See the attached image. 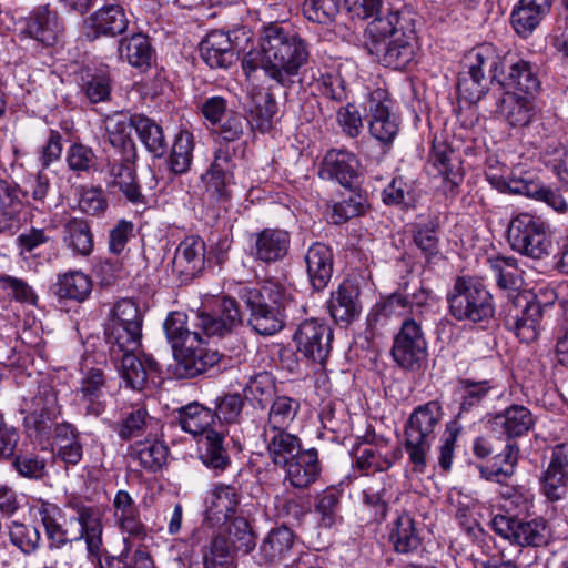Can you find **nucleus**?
Instances as JSON below:
<instances>
[{
  "label": "nucleus",
  "mask_w": 568,
  "mask_h": 568,
  "mask_svg": "<svg viewBox=\"0 0 568 568\" xmlns=\"http://www.w3.org/2000/svg\"><path fill=\"white\" fill-rule=\"evenodd\" d=\"M308 59V43L297 33L277 24L264 28L261 38V68L270 79L283 87H290Z\"/></svg>",
  "instance_id": "f257e3e1"
},
{
  "label": "nucleus",
  "mask_w": 568,
  "mask_h": 568,
  "mask_svg": "<svg viewBox=\"0 0 568 568\" xmlns=\"http://www.w3.org/2000/svg\"><path fill=\"white\" fill-rule=\"evenodd\" d=\"M39 515L51 547H61L68 542L85 540L87 550L100 560L103 548V524L93 507L81 506L77 514L65 518L54 504L43 503Z\"/></svg>",
  "instance_id": "f03ea898"
},
{
  "label": "nucleus",
  "mask_w": 568,
  "mask_h": 568,
  "mask_svg": "<svg viewBox=\"0 0 568 568\" xmlns=\"http://www.w3.org/2000/svg\"><path fill=\"white\" fill-rule=\"evenodd\" d=\"M239 296L250 313L247 323L253 331L271 336L283 329L286 308L293 302L287 286L278 281L267 280L260 285L243 286Z\"/></svg>",
  "instance_id": "7ed1b4c3"
},
{
  "label": "nucleus",
  "mask_w": 568,
  "mask_h": 568,
  "mask_svg": "<svg viewBox=\"0 0 568 568\" xmlns=\"http://www.w3.org/2000/svg\"><path fill=\"white\" fill-rule=\"evenodd\" d=\"M444 416L442 404L429 400L414 408L405 425V450L415 473H424L427 456Z\"/></svg>",
  "instance_id": "20e7f679"
},
{
  "label": "nucleus",
  "mask_w": 568,
  "mask_h": 568,
  "mask_svg": "<svg viewBox=\"0 0 568 568\" xmlns=\"http://www.w3.org/2000/svg\"><path fill=\"white\" fill-rule=\"evenodd\" d=\"M446 300L449 314L458 322L486 323L495 315L493 295L471 277L458 276Z\"/></svg>",
  "instance_id": "39448f33"
},
{
  "label": "nucleus",
  "mask_w": 568,
  "mask_h": 568,
  "mask_svg": "<svg viewBox=\"0 0 568 568\" xmlns=\"http://www.w3.org/2000/svg\"><path fill=\"white\" fill-rule=\"evenodd\" d=\"M546 305L529 292L518 293L503 310L501 321L506 329L521 342L537 339Z\"/></svg>",
  "instance_id": "423d86ee"
},
{
  "label": "nucleus",
  "mask_w": 568,
  "mask_h": 568,
  "mask_svg": "<svg viewBox=\"0 0 568 568\" xmlns=\"http://www.w3.org/2000/svg\"><path fill=\"white\" fill-rule=\"evenodd\" d=\"M508 242L513 250L535 260L550 253L551 242L546 233L545 222L529 213H520L508 225Z\"/></svg>",
  "instance_id": "0eeeda50"
},
{
  "label": "nucleus",
  "mask_w": 568,
  "mask_h": 568,
  "mask_svg": "<svg viewBox=\"0 0 568 568\" xmlns=\"http://www.w3.org/2000/svg\"><path fill=\"white\" fill-rule=\"evenodd\" d=\"M390 354L395 363L409 372L420 371L427 362L428 346L422 323L406 316L394 336Z\"/></svg>",
  "instance_id": "6e6552de"
},
{
  "label": "nucleus",
  "mask_w": 568,
  "mask_h": 568,
  "mask_svg": "<svg viewBox=\"0 0 568 568\" xmlns=\"http://www.w3.org/2000/svg\"><path fill=\"white\" fill-rule=\"evenodd\" d=\"M490 527L503 539L520 547H541L550 539V528L540 517L525 520L499 514L494 516Z\"/></svg>",
  "instance_id": "1a4fd4ad"
},
{
  "label": "nucleus",
  "mask_w": 568,
  "mask_h": 568,
  "mask_svg": "<svg viewBox=\"0 0 568 568\" xmlns=\"http://www.w3.org/2000/svg\"><path fill=\"white\" fill-rule=\"evenodd\" d=\"M112 520L123 537L125 552L130 551L134 541H143L149 535V529L141 518L140 507L126 490L120 489L114 495Z\"/></svg>",
  "instance_id": "9d476101"
},
{
  "label": "nucleus",
  "mask_w": 568,
  "mask_h": 568,
  "mask_svg": "<svg viewBox=\"0 0 568 568\" xmlns=\"http://www.w3.org/2000/svg\"><path fill=\"white\" fill-rule=\"evenodd\" d=\"M205 339L200 335L191 337L190 342L174 351L176 361L174 374L179 378H194L217 365L223 355L207 348Z\"/></svg>",
  "instance_id": "9b49d317"
},
{
  "label": "nucleus",
  "mask_w": 568,
  "mask_h": 568,
  "mask_svg": "<svg viewBox=\"0 0 568 568\" xmlns=\"http://www.w3.org/2000/svg\"><path fill=\"white\" fill-rule=\"evenodd\" d=\"M293 339L301 355L323 365L332 349L333 331L327 324L312 318L298 325Z\"/></svg>",
  "instance_id": "f8f14e48"
},
{
  "label": "nucleus",
  "mask_w": 568,
  "mask_h": 568,
  "mask_svg": "<svg viewBox=\"0 0 568 568\" xmlns=\"http://www.w3.org/2000/svg\"><path fill=\"white\" fill-rule=\"evenodd\" d=\"M364 45L383 65L402 70L414 61L418 38H365Z\"/></svg>",
  "instance_id": "ddd939ff"
},
{
  "label": "nucleus",
  "mask_w": 568,
  "mask_h": 568,
  "mask_svg": "<svg viewBox=\"0 0 568 568\" xmlns=\"http://www.w3.org/2000/svg\"><path fill=\"white\" fill-rule=\"evenodd\" d=\"M415 17L408 7L389 8L368 23L365 38H418Z\"/></svg>",
  "instance_id": "4468645a"
},
{
  "label": "nucleus",
  "mask_w": 568,
  "mask_h": 568,
  "mask_svg": "<svg viewBox=\"0 0 568 568\" xmlns=\"http://www.w3.org/2000/svg\"><path fill=\"white\" fill-rule=\"evenodd\" d=\"M291 246V235L282 229L265 227L248 236V254L263 264L283 261Z\"/></svg>",
  "instance_id": "2eb2a0df"
},
{
  "label": "nucleus",
  "mask_w": 568,
  "mask_h": 568,
  "mask_svg": "<svg viewBox=\"0 0 568 568\" xmlns=\"http://www.w3.org/2000/svg\"><path fill=\"white\" fill-rule=\"evenodd\" d=\"M501 87L526 95H535L540 87L536 67L516 53L505 52L503 74L498 80Z\"/></svg>",
  "instance_id": "dca6fc26"
},
{
  "label": "nucleus",
  "mask_w": 568,
  "mask_h": 568,
  "mask_svg": "<svg viewBox=\"0 0 568 568\" xmlns=\"http://www.w3.org/2000/svg\"><path fill=\"white\" fill-rule=\"evenodd\" d=\"M26 32L43 47H53L62 38L64 26L55 10L49 4H41L30 12Z\"/></svg>",
  "instance_id": "f3484780"
},
{
  "label": "nucleus",
  "mask_w": 568,
  "mask_h": 568,
  "mask_svg": "<svg viewBox=\"0 0 568 568\" xmlns=\"http://www.w3.org/2000/svg\"><path fill=\"white\" fill-rule=\"evenodd\" d=\"M493 433L504 436L507 442H515L532 429L535 418L532 413L524 405L513 404L488 419Z\"/></svg>",
  "instance_id": "a211bd4d"
},
{
  "label": "nucleus",
  "mask_w": 568,
  "mask_h": 568,
  "mask_svg": "<svg viewBox=\"0 0 568 568\" xmlns=\"http://www.w3.org/2000/svg\"><path fill=\"white\" fill-rule=\"evenodd\" d=\"M241 501L240 494L234 486L215 484L206 500L204 520L211 527H222L236 517Z\"/></svg>",
  "instance_id": "6ab92c4d"
},
{
  "label": "nucleus",
  "mask_w": 568,
  "mask_h": 568,
  "mask_svg": "<svg viewBox=\"0 0 568 568\" xmlns=\"http://www.w3.org/2000/svg\"><path fill=\"white\" fill-rule=\"evenodd\" d=\"M106 376L101 368L88 369L75 390L78 403L84 408L85 415L99 417L106 408Z\"/></svg>",
  "instance_id": "aec40b11"
},
{
  "label": "nucleus",
  "mask_w": 568,
  "mask_h": 568,
  "mask_svg": "<svg viewBox=\"0 0 568 568\" xmlns=\"http://www.w3.org/2000/svg\"><path fill=\"white\" fill-rule=\"evenodd\" d=\"M369 132L382 143H390L398 132L397 118L390 112V101L385 93L377 90L368 101Z\"/></svg>",
  "instance_id": "412c9836"
},
{
  "label": "nucleus",
  "mask_w": 568,
  "mask_h": 568,
  "mask_svg": "<svg viewBox=\"0 0 568 568\" xmlns=\"http://www.w3.org/2000/svg\"><path fill=\"white\" fill-rule=\"evenodd\" d=\"M205 264V243L197 235L186 236L178 246L172 262L173 272L182 282L192 280Z\"/></svg>",
  "instance_id": "4be33fe9"
},
{
  "label": "nucleus",
  "mask_w": 568,
  "mask_h": 568,
  "mask_svg": "<svg viewBox=\"0 0 568 568\" xmlns=\"http://www.w3.org/2000/svg\"><path fill=\"white\" fill-rule=\"evenodd\" d=\"M129 23L124 8L115 0L106 1L88 18V27L95 38L123 34Z\"/></svg>",
  "instance_id": "5701e85b"
},
{
  "label": "nucleus",
  "mask_w": 568,
  "mask_h": 568,
  "mask_svg": "<svg viewBox=\"0 0 568 568\" xmlns=\"http://www.w3.org/2000/svg\"><path fill=\"white\" fill-rule=\"evenodd\" d=\"M505 52H500L491 43H483L470 50L464 59L465 68L475 73V77L498 80L503 74Z\"/></svg>",
  "instance_id": "b1692460"
},
{
  "label": "nucleus",
  "mask_w": 568,
  "mask_h": 568,
  "mask_svg": "<svg viewBox=\"0 0 568 568\" xmlns=\"http://www.w3.org/2000/svg\"><path fill=\"white\" fill-rule=\"evenodd\" d=\"M114 365L125 385L133 390H143L150 376L159 372L156 361L145 354L138 356L136 352L124 354Z\"/></svg>",
  "instance_id": "393cba45"
},
{
  "label": "nucleus",
  "mask_w": 568,
  "mask_h": 568,
  "mask_svg": "<svg viewBox=\"0 0 568 568\" xmlns=\"http://www.w3.org/2000/svg\"><path fill=\"white\" fill-rule=\"evenodd\" d=\"M285 479L295 488H307L321 476L322 466L315 448L303 449L283 467Z\"/></svg>",
  "instance_id": "a878e982"
},
{
  "label": "nucleus",
  "mask_w": 568,
  "mask_h": 568,
  "mask_svg": "<svg viewBox=\"0 0 568 568\" xmlns=\"http://www.w3.org/2000/svg\"><path fill=\"white\" fill-rule=\"evenodd\" d=\"M295 534L286 526L272 528L258 547L261 560L266 565H280L292 555Z\"/></svg>",
  "instance_id": "bb28decb"
},
{
  "label": "nucleus",
  "mask_w": 568,
  "mask_h": 568,
  "mask_svg": "<svg viewBox=\"0 0 568 568\" xmlns=\"http://www.w3.org/2000/svg\"><path fill=\"white\" fill-rule=\"evenodd\" d=\"M551 0H519L514 7L510 23L523 38L530 36L550 12Z\"/></svg>",
  "instance_id": "cd10ccee"
},
{
  "label": "nucleus",
  "mask_w": 568,
  "mask_h": 568,
  "mask_svg": "<svg viewBox=\"0 0 568 568\" xmlns=\"http://www.w3.org/2000/svg\"><path fill=\"white\" fill-rule=\"evenodd\" d=\"M305 263L311 285L316 291L324 290L333 274L332 248L321 242L313 243L305 254Z\"/></svg>",
  "instance_id": "c85d7f7f"
},
{
  "label": "nucleus",
  "mask_w": 568,
  "mask_h": 568,
  "mask_svg": "<svg viewBox=\"0 0 568 568\" xmlns=\"http://www.w3.org/2000/svg\"><path fill=\"white\" fill-rule=\"evenodd\" d=\"M262 437L271 462L281 468L303 450L301 438L288 429L263 430Z\"/></svg>",
  "instance_id": "c756f323"
},
{
  "label": "nucleus",
  "mask_w": 568,
  "mask_h": 568,
  "mask_svg": "<svg viewBox=\"0 0 568 568\" xmlns=\"http://www.w3.org/2000/svg\"><path fill=\"white\" fill-rule=\"evenodd\" d=\"M534 95L505 92L499 99L496 112L511 126H526L535 116Z\"/></svg>",
  "instance_id": "7c9ffc66"
},
{
  "label": "nucleus",
  "mask_w": 568,
  "mask_h": 568,
  "mask_svg": "<svg viewBox=\"0 0 568 568\" xmlns=\"http://www.w3.org/2000/svg\"><path fill=\"white\" fill-rule=\"evenodd\" d=\"M110 359L119 363L124 354L138 352L141 347L142 329L108 322L104 329Z\"/></svg>",
  "instance_id": "2f4dec72"
},
{
  "label": "nucleus",
  "mask_w": 568,
  "mask_h": 568,
  "mask_svg": "<svg viewBox=\"0 0 568 568\" xmlns=\"http://www.w3.org/2000/svg\"><path fill=\"white\" fill-rule=\"evenodd\" d=\"M156 424V419L149 414L145 406L136 405L122 414L115 426V432L122 440L153 437L155 436Z\"/></svg>",
  "instance_id": "473e14b6"
},
{
  "label": "nucleus",
  "mask_w": 568,
  "mask_h": 568,
  "mask_svg": "<svg viewBox=\"0 0 568 568\" xmlns=\"http://www.w3.org/2000/svg\"><path fill=\"white\" fill-rule=\"evenodd\" d=\"M93 282L82 271H68L61 273L53 284V294L59 302H84L91 294Z\"/></svg>",
  "instance_id": "72a5a7b5"
},
{
  "label": "nucleus",
  "mask_w": 568,
  "mask_h": 568,
  "mask_svg": "<svg viewBox=\"0 0 568 568\" xmlns=\"http://www.w3.org/2000/svg\"><path fill=\"white\" fill-rule=\"evenodd\" d=\"M328 310L336 323L348 325L361 313L357 288L349 282H343L332 293Z\"/></svg>",
  "instance_id": "f704fd0d"
},
{
  "label": "nucleus",
  "mask_w": 568,
  "mask_h": 568,
  "mask_svg": "<svg viewBox=\"0 0 568 568\" xmlns=\"http://www.w3.org/2000/svg\"><path fill=\"white\" fill-rule=\"evenodd\" d=\"M365 169L358 158L345 150H329L321 165L320 178H358Z\"/></svg>",
  "instance_id": "c9c22d12"
},
{
  "label": "nucleus",
  "mask_w": 568,
  "mask_h": 568,
  "mask_svg": "<svg viewBox=\"0 0 568 568\" xmlns=\"http://www.w3.org/2000/svg\"><path fill=\"white\" fill-rule=\"evenodd\" d=\"M202 59L211 68H227L234 60L233 43L227 33L214 30L200 44Z\"/></svg>",
  "instance_id": "e433bc0d"
},
{
  "label": "nucleus",
  "mask_w": 568,
  "mask_h": 568,
  "mask_svg": "<svg viewBox=\"0 0 568 568\" xmlns=\"http://www.w3.org/2000/svg\"><path fill=\"white\" fill-rule=\"evenodd\" d=\"M62 242L73 255L87 257L94 247L93 233L85 219L69 217L62 225Z\"/></svg>",
  "instance_id": "4c0bfd02"
},
{
  "label": "nucleus",
  "mask_w": 568,
  "mask_h": 568,
  "mask_svg": "<svg viewBox=\"0 0 568 568\" xmlns=\"http://www.w3.org/2000/svg\"><path fill=\"white\" fill-rule=\"evenodd\" d=\"M168 454V446L156 439V435L135 442L129 448L131 458L138 460L142 468L152 473L160 470L165 465Z\"/></svg>",
  "instance_id": "58836bf2"
},
{
  "label": "nucleus",
  "mask_w": 568,
  "mask_h": 568,
  "mask_svg": "<svg viewBox=\"0 0 568 568\" xmlns=\"http://www.w3.org/2000/svg\"><path fill=\"white\" fill-rule=\"evenodd\" d=\"M178 418L182 429L193 436L204 437L209 432H216L212 428L215 423L213 410L197 402L181 407Z\"/></svg>",
  "instance_id": "ea45409f"
},
{
  "label": "nucleus",
  "mask_w": 568,
  "mask_h": 568,
  "mask_svg": "<svg viewBox=\"0 0 568 568\" xmlns=\"http://www.w3.org/2000/svg\"><path fill=\"white\" fill-rule=\"evenodd\" d=\"M199 458L207 467L215 471H224L231 464L227 449L224 446L223 432H209L199 440Z\"/></svg>",
  "instance_id": "a19ab883"
},
{
  "label": "nucleus",
  "mask_w": 568,
  "mask_h": 568,
  "mask_svg": "<svg viewBox=\"0 0 568 568\" xmlns=\"http://www.w3.org/2000/svg\"><path fill=\"white\" fill-rule=\"evenodd\" d=\"M519 447L516 442H507L501 453L494 457L490 466H480L479 474L488 481L503 484L513 477L518 463Z\"/></svg>",
  "instance_id": "79ce46f5"
},
{
  "label": "nucleus",
  "mask_w": 568,
  "mask_h": 568,
  "mask_svg": "<svg viewBox=\"0 0 568 568\" xmlns=\"http://www.w3.org/2000/svg\"><path fill=\"white\" fill-rule=\"evenodd\" d=\"M427 172L434 176L449 178L462 175L460 160L454 150L443 140L435 139L428 156Z\"/></svg>",
  "instance_id": "37998d69"
},
{
  "label": "nucleus",
  "mask_w": 568,
  "mask_h": 568,
  "mask_svg": "<svg viewBox=\"0 0 568 568\" xmlns=\"http://www.w3.org/2000/svg\"><path fill=\"white\" fill-rule=\"evenodd\" d=\"M393 459L386 445L358 446L355 455V468L364 475L386 471L393 466Z\"/></svg>",
  "instance_id": "c03bdc74"
},
{
  "label": "nucleus",
  "mask_w": 568,
  "mask_h": 568,
  "mask_svg": "<svg viewBox=\"0 0 568 568\" xmlns=\"http://www.w3.org/2000/svg\"><path fill=\"white\" fill-rule=\"evenodd\" d=\"M341 185L352 194L348 199L337 202L333 206L332 222L343 224L348 220L365 213L366 199L357 192L359 189L358 180H338Z\"/></svg>",
  "instance_id": "a18cd8bd"
},
{
  "label": "nucleus",
  "mask_w": 568,
  "mask_h": 568,
  "mask_svg": "<svg viewBox=\"0 0 568 568\" xmlns=\"http://www.w3.org/2000/svg\"><path fill=\"white\" fill-rule=\"evenodd\" d=\"M489 266L494 272L497 286L505 291H519L524 286V272L513 256L489 257Z\"/></svg>",
  "instance_id": "49530a36"
},
{
  "label": "nucleus",
  "mask_w": 568,
  "mask_h": 568,
  "mask_svg": "<svg viewBox=\"0 0 568 568\" xmlns=\"http://www.w3.org/2000/svg\"><path fill=\"white\" fill-rule=\"evenodd\" d=\"M300 412V402L293 397L276 396L271 404L263 430L290 429Z\"/></svg>",
  "instance_id": "de8ad7c7"
},
{
  "label": "nucleus",
  "mask_w": 568,
  "mask_h": 568,
  "mask_svg": "<svg viewBox=\"0 0 568 568\" xmlns=\"http://www.w3.org/2000/svg\"><path fill=\"white\" fill-rule=\"evenodd\" d=\"M390 540L395 550L400 554L413 552L422 545L416 523L409 514H400L394 521Z\"/></svg>",
  "instance_id": "09e8293b"
},
{
  "label": "nucleus",
  "mask_w": 568,
  "mask_h": 568,
  "mask_svg": "<svg viewBox=\"0 0 568 568\" xmlns=\"http://www.w3.org/2000/svg\"><path fill=\"white\" fill-rule=\"evenodd\" d=\"M118 51L120 58L126 60L132 67L143 68L151 64V44L148 37L142 33L121 39Z\"/></svg>",
  "instance_id": "8fccbe9b"
},
{
  "label": "nucleus",
  "mask_w": 568,
  "mask_h": 568,
  "mask_svg": "<svg viewBox=\"0 0 568 568\" xmlns=\"http://www.w3.org/2000/svg\"><path fill=\"white\" fill-rule=\"evenodd\" d=\"M106 140L114 148V151H121L132 154L135 150L134 142L131 139V131L134 122H131L122 114H114L104 121Z\"/></svg>",
  "instance_id": "3c124183"
},
{
  "label": "nucleus",
  "mask_w": 568,
  "mask_h": 568,
  "mask_svg": "<svg viewBox=\"0 0 568 568\" xmlns=\"http://www.w3.org/2000/svg\"><path fill=\"white\" fill-rule=\"evenodd\" d=\"M226 525V539L231 548L243 555L250 554L256 546V535L251 523L243 516H236Z\"/></svg>",
  "instance_id": "603ef678"
},
{
  "label": "nucleus",
  "mask_w": 568,
  "mask_h": 568,
  "mask_svg": "<svg viewBox=\"0 0 568 568\" xmlns=\"http://www.w3.org/2000/svg\"><path fill=\"white\" fill-rule=\"evenodd\" d=\"M164 331L173 352L190 342L191 337H197L201 332L190 327L187 315L181 312H172L164 322Z\"/></svg>",
  "instance_id": "864d4df0"
},
{
  "label": "nucleus",
  "mask_w": 568,
  "mask_h": 568,
  "mask_svg": "<svg viewBox=\"0 0 568 568\" xmlns=\"http://www.w3.org/2000/svg\"><path fill=\"white\" fill-rule=\"evenodd\" d=\"M0 290L9 301L28 306H37L38 304L39 296L36 290L21 277L0 274Z\"/></svg>",
  "instance_id": "5fc2aeb1"
},
{
  "label": "nucleus",
  "mask_w": 568,
  "mask_h": 568,
  "mask_svg": "<svg viewBox=\"0 0 568 568\" xmlns=\"http://www.w3.org/2000/svg\"><path fill=\"white\" fill-rule=\"evenodd\" d=\"M235 552L226 537L219 534L212 538L204 552V568H235Z\"/></svg>",
  "instance_id": "6e6d98bb"
},
{
  "label": "nucleus",
  "mask_w": 568,
  "mask_h": 568,
  "mask_svg": "<svg viewBox=\"0 0 568 568\" xmlns=\"http://www.w3.org/2000/svg\"><path fill=\"white\" fill-rule=\"evenodd\" d=\"M440 224L437 216L432 217L427 223H418L414 227V243L423 252L427 261L439 254V231Z\"/></svg>",
  "instance_id": "4d7b16f0"
},
{
  "label": "nucleus",
  "mask_w": 568,
  "mask_h": 568,
  "mask_svg": "<svg viewBox=\"0 0 568 568\" xmlns=\"http://www.w3.org/2000/svg\"><path fill=\"white\" fill-rule=\"evenodd\" d=\"M193 135L187 131H181L174 141L169 159V166L174 174H184L189 171L193 159Z\"/></svg>",
  "instance_id": "13d9d810"
},
{
  "label": "nucleus",
  "mask_w": 568,
  "mask_h": 568,
  "mask_svg": "<svg viewBox=\"0 0 568 568\" xmlns=\"http://www.w3.org/2000/svg\"><path fill=\"white\" fill-rule=\"evenodd\" d=\"M459 385L462 386L463 394L458 417H460L463 413H468L479 406L487 397L488 393L496 388V385H494L490 379L474 381L471 378H465L459 382Z\"/></svg>",
  "instance_id": "bf43d9fd"
},
{
  "label": "nucleus",
  "mask_w": 568,
  "mask_h": 568,
  "mask_svg": "<svg viewBox=\"0 0 568 568\" xmlns=\"http://www.w3.org/2000/svg\"><path fill=\"white\" fill-rule=\"evenodd\" d=\"M134 128L142 143L154 156H161L165 153L164 134L158 123L149 118L141 116L134 121Z\"/></svg>",
  "instance_id": "052dcab7"
},
{
  "label": "nucleus",
  "mask_w": 568,
  "mask_h": 568,
  "mask_svg": "<svg viewBox=\"0 0 568 568\" xmlns=\"http://www.w3.org/2000/svg\"><path fill=\"white\" fill-rule=\"evenodd\" d=\"M341 10V0H305L303 13L310 21L328 24L333 22Z\"/></svg>",
  "instance_id": "680f3d73"
},
{
  "label": "nucleus",
  "mask_w": 568,
  "mask_h": 568,
  "mask_svg": "<svg viewBox=\"0 0 568 568\" xmlns=\"http://www.w3.org/2000/svg\"><path fill=\"white\" fill-rule=\"evenodd\" d=\"M9 538L12 545L26 555L34 552L38 549L41 539L37 527L19 521H13L10 525Z\"/></svg>",
  "instance_id": "e2e57ef3"
},
{
  "label": "nucleus",
  "mask_w": 568,
  "mask_h": 568,
  "mask_svg": "<svg viewBox=\"0 0 568 568\" xmlns=\"http://www.w3.org/2000/svg\"><path fill=\"white\" fill-rule=\"evenodd\" d=\"M109 322L142 329L143 315L135 301L131 298H122L115 303Z\"/></svg>",
  "instance_id": "0e129e2a"
},
{
  "label": "nucleus",
  "mask_w": 568,
  "mask_h": 568,
  "mask_svg": "<svg viewBox=\"0 0 568 568\" xmlns=\"http://www.w3.org/2000/svg\"><path fill=\"white\" fill-rule=\"evenodd\" d=\"M17 473L28 479H42L47 475V462L34 452L18 454L12 462Z\"/></svg>",
  "instance_id": "69168bd1"
},
{
  "label": "nucleus",
  "mask_w": 568,
  "mask_h": 568,
  "mask_svg": "<svg viewBox=\"0 0 568 568\" xmlns=\"http://www.w3.org/2000/svg\"><path fill=\"white\" fill-rule=\"evenodd\" d=\"M250 128L248 119L242 113L232 110V112L226 113V116L213 129V132L226 142H235L239 141Z\"/></svg>",
  "instance_id": "338daca9"
},
{
  "label": "nucleus",
  "mask_w": 568,
  "mask_h": 568,
  "mask_svg": "<svg viewBox=\"0 0 568 568\" xmlns=\"http://www.w3.org/2000/svg\"><path fill=\"white\" fill-rule=\"evenodd\" d=\"M488 83L489 80L487 78L475 77V73L467 70L459 75L457 92L462 99L476 103L486 94Z\"/></svg>",
  "instance_id": "774afa93"
}]
</instances>
